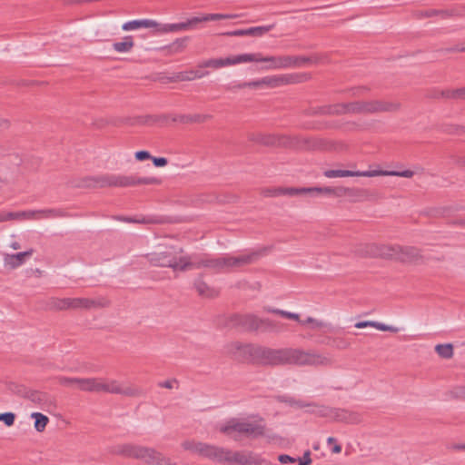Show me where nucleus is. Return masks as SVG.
Returning a JSON list of instances; mask_svg holds the SVG:
<instances>
[{"mask_svg":"<svg viewBox=\"0 0 465 465\" xmlns=\"http://www.w3.org/2000/svg\"><path fill=\"white\" fill-rule=\"evenodd\" d=\"M161 180L156 177H138L135 175L104 174L86 176L74 183V187L104 188V187H128L141 184H160Z\"/></svg>","mask_w":465,"mask_h":465,"instance_id":"nucleus-3","label":"nucleus"},{"mask_svg":"<svg viewBox=\"0 0 465 465\" xmlns=\"http://www.w3.org/2000/svg\"><path fill=\"white\" fill-rule=\"evenodd\" d=\"M284 401L287 402L290 406L299 409L305 408V406H311L309 403L300 400H295L294 398H286Z\"/></svg>","mask_w":465,"mask_h":465,"instance_id":"nucleus-52","label":"nucleus"},{"mask_svg":"<svg viewBox=\"0 0 465 465\" xmlns=\"http://www.w3.org/2000/svg\"><path fill=\"white\" fill-rule=\"evenodd\" d=\"M193 286L198 294L203 298H214L219 294L216 289L211 287L203 281L202 274L194 280Z\"/></svg>","mask_w":465,"mask_h":465,"instance_id":"nucleus-21","label":"nucleus"},{"mask_svg":"<svg viewBox=\"0 0 465 465\" xmlns=\"http://www.w3.org/2000/svg\"><path fill=\"white\" fill-rule=\"evenodd\" d=\"M333 346L338 349H346L350 346V343L341 338H336L333 340Z\"/></svg>","mask_w":465,"mask_h":465,"instance_id":"nucleus-55","label":"nucleus"},{"mask_svg":"<svg viewBox=\"0 0 465 465\" xmlns=\"http://www.w3.org/2000/svg\"><path fill=\"white\" fill-rule=\"evenodd\" d=\"M134 45L133 36L127 35L124 37L122 42H115L113 44V48L117 53H128Z\"/></svg>","mask_w":465,"mask_h":465,"instance_id":"nucleus-27","label":"nucleus"},{"mask_svg":"<svg viewBox=\"0 0 465 465\" xmlns=\"http://www.w3.org/2000/svg\"><path fill=\"white\" fill-rule=\"evenodd\" d=\"M261 254V252H251L238 256L225 254L219 257H213L209 254H191L187 255L186 263L183 266L185 271L205 268L218 273L230 272L253 263L259 259Z\"/></svg>","mask_w":465,"mask_h":465,"instance_id":"nucleus-1","label":"nucleus"},{"mask_svg":"<svg viewBox=\"0 0 465 465\" xmlns=\"http://www.w3.org/2000/svg\"><path fill=\"white\" fill-rule=\"evenodd\" d=\"M98 378H79L78 389L88 392H97Z\"/></svg>","mask_w":465,"mask_h":465,"instance_id":"nucleus-28","label":"nucleus"},{"mask_svg":"<svg viewBox=\"0 0 465 465\" xmlns=\"http://www.w3.org/2000/svg\"><path fill=\"white\" fill-rule=\"evenodd\" d=\"M42 219H48V218H58V217H64V213L58 209H45L42 210Z\"/></svg>","mask_w":465,"mask_h":465,"instance_id":"nucleus-43","label":"nucleus"},{"mask_svg":"<svg viewBox=\"0 0 465 465\" xmlns=\"http://www.w3.org/2000/svg\"><path fill=\"white\" fill-rule=\"evenodd\" d=\"M108 305V302L104 299H89V298H54L51 300L49 306L52 309L64 310H91L96 308H104Z\"/></svg>","mask_w":465,"mask_h":465,"instance_id":"nucleus-10","label":"nucleus"},{"mask_svg":"<svg viewBox=\"0 0 465 465\" xmlns=\"http://www.w3.org/2000/svg\"><path fill=\"white\" fill-rule=\"evenodd\" d=\"M331 363L328 355L314 351L287 348L286 364L326 366Z\"/></svg>","mask_w":465,"mask_h":465,"instance_id":"nucleus-9","label":"nucleus"},{"mask_svg":"<svg viewBox=\"0 0 465 465\" xmlns=\"http://www.w3.org/2000/svg\"><path fill=\"white\" fill-rule=\"evenodd\" d=\"M331 420L348 424H358L361 421V416L356 411L334 408Z\"/></svg>","mask_w":465,"mask_h":465,"instance_id":"nucleus-19","label":"nucleus"},{"mask_svg":"<svg viewBox=\"0 0 465 465\" xmlns=\"http://www.w3.org/2000/svg\"><path fill=\"white\" fill-rule=\"evenodd\" d=\"M59 382L64 386L78 388L79 378L61 377Z\"/></svg>","mask_w":465,"mask_h":465,"instance_id":"nucleus-46","label":"nucleus"},{"mask_svg":"<svg viewBox=\"0 0 465 465\" xmlns=\"http://www.w3.org/2000/svg\"><path fill=\"white\" fill-rule=\"evenodd\" d=\"M203 74H204L193 73V70L178 72L173 77V81H180V82L193 81L195 79L203 78Z\"/></svg>","mask_w":465,"mask_h":465,"instance_id":"nucleus-30","label":"nucleus"},{"mask_svg":"<svg viewBox=\"0 0 465 465\" xmlns=\"http://www.w3.org/2000/svg\"><path fill=\"white\" fill-rule=\"evenodd\" d=\"M232 348L237 350L243 360L263 365L286 364V349H271L263 346L234 343Z\"/></svg>","mask_w":465,"mask_h":465,"instance_id":"nucleus-4","label":"nucleus"},{"mask_svg":"<svg viewBox=\"0 0 465 465\" xmlns=\"http://www.w3.org/2000/svg\"><path fill=\"white\" fill-rule=\"evenodd\" d=\"M182 445L184 450L197 453L204 458H208L217 462L225 461L227 449L190 440L183 442Z\"/></svg>","mask_w":465,"mask_h":465,"instance_id":"nucleus-11","label":"nucleus"},{"mask_svg":"<svg viewBox=\"0 0 465 465\" xmlns=\"http://www.w3.org/2000/svg\"><path fill=\"white\" fill-rule=\"evenodd\" d=\"M274 25L250 27L247 29V35L260 37L273 29Z\"/></svg>","mask_w":465,"mask_h":465,"instance_id":"nucleus-34","label":"nucleus"},{"mask_svg":"<svg viewBox=\"0 0 465 465\" xmlns=\"http://www.w3.org/2000/svg\"><path fill=\"white\" fill-rule=\"evenodd\" d=\"M237 323L246 330L254 331L261 329V318L252 314L238 316Z\"/></svg>","mask_w":465,"mask_h":465,"instance_id":"nucleus-23","label":"nucleus"},{"mask_svg":"<svg viewBox=\"0 0 465 465\" xmlns=\"http://www.w3.org/2000/svg\"><path fill=\"white\" fill-rule=\"evenodd\" d=\"M326 194L330 196H333L334 194V187H289V188H272L268 189L264 192L265 196H278V195H289V196H295L300 194H311V195H316V194Z\"/></svg>","mask_w":465,"mask_h":465,"instance_id":"nucleus-12","label":"nucleus"},{"mask_svg":"<svg viewBox=\"0 0 465 465\" xmlns=\"http://www.w3.org/2000/svg\"><path fill=\"white\" fill-rule=\"evenodd\" d=\"M202 22H205L203 19V15L194 16V17L189 18L187 21H185L186 25L189 30L193 29L197 24L202 23Z\"/></svg>","mask_w":465,"mask_h":465,"instance_id":"nucleus-53","label":"nucleus"},{"mask_svg":"<svg viewBox=\"0 0 465 465\" xmlns=\"http://www.w3.org/2000/svg\"><path fill=\"white\" fill-rule=\"evenodd\" d=\"M211 114H181L173 118L174 122H180L183 124H191V123H203L207 120L211 119Z\"/></svg>","mask_w":465,"mask_h":465,"instance_id":"nucleus-25","label":"nucleus"},{"mask_svg":"<svg viewBox=\"0 0 465 465\" xmlns=\"http://www.w3.org/2000/svg\"><path fill=\"white\" fill-rule=\"evenodd\" d=\"M117 220L127 222V223H159L158 220L153 219V218H143L142 220H135L133 218L128 217H118Z\"/></svg>","mask_w":465,"mask_h":465,"instance_id":"nucleus-47","label":"nucleus"},{"mask_svg":"<svg viewBox=\"0 0 465 465\" xmlns=\"http://www.w3.org/2000/svg\"><path fill=\"white\" fill-rule=\"evenodd\" d=\"M246 63V54H241L231 57L226 58H212L203 61L199 64L198 67L200 68H207L211 67L213 69H219L225 66L235 65L238 64Z\"/></svg>","mask_w":465,"mask_h":465,"instance_id":"nucleus-15","label":"nucleus"},{"mask_svg":"<svg viewBox=\"0 0 465 465\" xmlns=\"http://www.w3.org/2000/svg\"><path fill=\"white\" fill-rule=\"evenodd\" d=\"M333 409L334 408L318 405L316 407V415L332 420Z\"/></svg>","mask_w":465,"mask_h":465,"instance_id":"nucleus-45","label":"nucleus"},{"mask_svg":"<svg viewBox=\"0 0 465 465\" xmlns=\"http://www.w3.org/2000/svg\"><path fill=\"white\" fill-rule=\"evenodd\" d=\"M435 351L443 359H450L453 356V346L450 343L438 344Z\"/></svg>","mask_w":465,"mask_h":465,"instance_id":"nucleus-35","label":"nucleus"},{"mask_svg":"<svg viewBox=\"0 0 465 465\" xmlns=\"http://www.w3.org/2000/svg\"><path fill=\"white\" fill-rule=\"evenodd\" d=\"M261 329L264 331H280V323L270 319H261Z\"/></svg>","mask_w":465,"mask_h":465,"instance_id":"nucleus-40","label":"nucleus"},{"mask_svg":"<svg viewBox=\"0 0 465 465\" xmlns=\"http://www.w3.org/2000/svg\"><path fill=\"white\" fill-rule=\"evenodd\" d=\"M292 58L294 59L292 64V68L301 67L306 63H318L319 59L316 56H294L292 55Z\"/></svg>","mask_w":465,"mask_h":465,"instance_id":"nucleus-37","label":"nucleus"},{"mask_svg":"<svg viewBox=\"0 0 465 465\" xmlns=\"http://www.w3.org/2000/svg\"><path fill=\"white\" fill-rule=\"evenodd\" d=\"M401 108L398 102L382 100L356 101L320 106L312 111V114H377L396 112Z\"/></svg>","mask_w":465,"mask_h":465,"instance_id":"nucleus-2","label":"nucleus"},{"mask_svg":"<svg viewBox=\"0 0 465 465\" xmlns=\"http://www.w3.org/2000/svg\"><path fill=\"white\" fill-rule=\"evenodd\" d=\"M374 328L382 331L398 332L399 328L392 325H386L384 323L374 322Z\"/></svg>","mask_w":465,"mask_h":465,"instance_id":"nucleus-51","label":"nucleus"},{"mask_svg":"<svg viewBox=\"0 0 465 465\" xmlns=\"http://www.w3.org/2000/svg\"><path fill=\"white\" fill-rule=\"evenodd\" d=\"M31 418L35 420V430L38 432L44 431L49 421L48 417L40 412H33Z\"/></svg>","mask_w":465,"mask_h":465,"instance_id":"nucleus-32","label":"nucleus"},{"mask_svg":"<svg viewBox=\"0 0 465 465\" xmlns=\"http://www.w3.org/2000/svg\"><path fill=\"white\" fill-rule=\"evenodd\" d=\"M446 395L451 400L465 401V386H455Z\"/></svg>","mask_w":465,"mask_h":465,"instance_id":"nucleus-36","label":"nucleus"},{"mask_svg":"<svg viewBox=\"0 0 465 465\" xmlns=\"http://www.w3.org/2000/svg\"><path fill=\"white\" fill-rule=\"evenodd\" d=\"M42 210L19 212L20 219L39 220L42 219Z\"/></svg>","mask_w":465,"mask_h":465,"instance_id":"nucleus-44","label":"nucleus"},{"mask_svg":"<svg viewBox=\"0 0 465 465\" xmlns=\"http://www.w3.org/2000/svg\"><path fill=\"white\" fill-rule=\"evenodd\" d=\"M240 15L237 14H206L203 15L204 21H216L223 19H234L238 18Z\"/></svg>","mask_w":465,"mask_h":465,"instance_id":"nucleus-38","label":"nucleus"},{"mask_svg":"<svg viewBox=\"0 0 465 465\" xmlns=\"http://www.w3.org/2000/svg\"><path fill=\"white\" fill-rule=\"evenodd\" d=\"M278 460L282 464H287V463H294L296 461V459L293 458V457H291L287 454H282L278 457Z\"/></svg>","mask_w":465,"mask_h":465,"instance_id":"nucleus-58","label":"nucleus"},{"mask_svg":"<svg viewBox=\"0 0 465 465\" xmlns=\"http://www.w3.org/2000/svg\"><path fill=\"white\" fill-rule=\"evenodd\" d=\"M377 171H350V170H326L323 174L327 178H336V177H353V176H361V177H374L378 176Z\"/></svg>","mask_w":465,"mask_h":465,"instance_id":"nucleus-18","label":"nucleus"},{"mask_svg":"<svg viewBox=\"0 0 465 465\" xmlns=\"http://www.w3.org/2000/svg\"><path fill=\"white\" fill-rule=\"evenodd\" d=\"M293 61L292 55L262 56L260 53L246 54V63H267V70L292 68Z\"/></svg>","mask_w":465,"mask_h":465,"instance_id":"nucleus-13","label":"nucleus"},{"mask_svg":"<svg viewBox=\"0 0 465 465\" xmlns=\"http://www.w3.org/2000/svg\"><path fill=\"white\" fill-rule=\"evenodd\" d=\"M452 158L457 166L465 168V156H452Z\"/></svg>","mask_w":465,"mask_h":465,"instance_id":"nucleus-63","label":"nucleus"},{"mask_svg":"<svg viewBox=\"0 0 465 465\" xmlns=\"http://www.w3.org/2000/svg\"><path fill=\"white\" fill-rule=\"evenodd\" d=\"M439 13H440V10H436V9H430V10H426V11H416L414 13V16L417 19H423V18H427V17H431L433 15H439Z\"/></svg>","mask_w":465,"mask_h":465,"instance_id":"nucleus-48","label":"nucleus"},{"mask_svg":"<svg viewBox=\"0 0 465 465\" xmlns=\"http://www.w3.org/2000/svg\"><path fill=\"white\" fill-rule=\"evenodd\" d=\"M307 324H310L311 328L313 330H318V329L327 326V323H325L324 322L320 321L318 319H315L313 317H307L305 320L301 322V325H307Z\"/></svg>","mask_w":465,"mask_h":465,"instance_id":"nucleus-41","label":"nucleus"},{"mask_svg":"<svg viewBox=\"0 0 465 465\" xmlns=\"http://www.w3.org/2000/svg\"><path fill=\"white\" fill-rule=\"evenodd\" d=\"M109 393L125 397H140L143 394L140 388L114 379H109Z\"/></svg>","mask_w":465,"mask_h":465,"instance_id":"nucleus-16","label":"nucleus"},{"mask_svg":"<svg viewBox=\"0 0 465 465\" xmlns=\"http://www.w3.org/2000/svg\"><path fill=\"white\" fill-rule=\"evenodd\" d=\"M299 76L296 74H281L265 76L262 78L263 87L276 88L289 84L298 83Z\"/></svg>","mask_w":465,"mask_h":465,"instance_id":"nucleus-17","label":"nucleus"},{"mask_svg":"<svg viewBox=\"0 0 465 465\" xmlns=\"http://www.w3.org/2000/svg\"><path fill=\"white\" fill-rule=\"evenodd\" d=\"M29 398L34 402H40L45 398V395L41 392L35 391L31 393Z\"/></svg>","mask_w":465,"mask_h":465,"instance_id":"nucleus-61","label":"nucleus"},{"mask_svg":"<svg viewBox=\"0 0 465 465\" xmlns=\"http://www.w3.org/2000/svg\"><path fill=\"white\" fill-rule=\"evenodd\" d=\"M264 310L267 312L274 313V314L280 315V316H282L283 318L296 321L300 324H301V322L303 321V320H301L300 314L295 313V312H287V311H284V310L276 309V308H271V307H267Z\"/></svg>","mask_w":465,"mask_h":465,"instance_id":"nucleus-31","label":"nucleus"},{"mask_svg":"<svg viewBox=\"0 0 465 465\" xmlns=\"http://www.w3.org/2000/svg\"><path fill=\"white\" fill-rule=\"evenodd\" d=\"M158 23L152 19L132 20L122 25L124 31L136 30L139 28H153L157 32Z\"/></svg>","mask_w":465,"mask_h":465,"instance_id":"nucleus-22","label":"nucleus"},{"mask_svg":"<svg viewBox=\"0 0 465 465\" xmlns=\"http://www.w3.org/2000/svg\"><path fill=\"white\" fill-rule=\"evenodd\" d=\"M347 189H348V187H342V186L334 187L333 197H337V198L344 197L345 198L346 197Z\"/></svg>","mask_w":465,"mask_h":465,"instance_id":"nucleus-56","label":"nucleus"},{"mask_svg":"<svg viewBox=\"0 0 465 465\" xmlns=\"http://www.w3.org/2000/svg\"><path fill=\"white\" fill-rule=\"evenodd\" d=\"M183 248H175L170 246L163 251H154L144 254L143 257L152 265L155 267H167L173 271L185 272L187 255H182Z\"/></svg>","mask_w":465,"mask_h":465,"instance_id":"nucleus-7","label":"nucleus"},{"mask_svg":"<svg viewBox=\"0 0 465 465\" xmlns=\"http://www.w3.org/2000/svg\"><path fill=\"white\" fill-rule=\"evenodd\" d=\"M366 196L367 193L365 190L348 187L345 199L351 203H358L363 201Z\"/></svg>","mask_w":465,"mask_h":465,"instance_id":"nucleus-29","label":"nucleus"},{"mask_svg":"<svg viewBox=\"0 0 465 465\" xmlns=\"http://www.w3.org/2000/svg\"><path fill=\"white\" fill-rule=\"evenodd\" d=\"M456 100H465V86L455 89Z\"/></svg>","mask_w":465,"mask_h":465,"instance_id":"nucleus-64","label":"nucleus"},{"mask_svg":"<svg viewBox=\"0 0 465 465\" xmlns=\"http://www.w3.org/2000/svg\"><path fill=\"white\" fill-rule=\"evenodd\" d=\"M379 173V175H390V176H399V177H404V178H411L413 176L414 172L411 170H404V171H381L376 170Z\"/></svg>","mask_w":465,"mask_h":465,"instance_id":"nucleus-39","label":"nucleus"},{"mask_svg":"<svg viewBox=\"0 0 465 465\" xmlns=\"http://www.w3.org/2000/svg\"><path fill=\"white\" fill-rule=\"evenodd\" d=\"M431 97L436 98V99L444 98V99L456 100L455 89H446V90L435 91L434 94L431 95Z\"/></svg>","mask_w":465,"mask_h":465,"instance_id":"nucleus-42","label":"nucleus"},{"mask_svg":"<svg viewBox=\"0 0 465 465\" xmlns=\"http://www.w3.org/2000/svg\"><path fill=\"white\" fill-rule=\"evenodd\" d=\"M97 392L109 393V379L98 378Z\"/></svg>","mask_w":465,"mask_h":465,"instance_id":"nucleus-50","label":"nucleus"},{"mask_svg":"<svg viewBox=\"0 0 465 465\" xmlns=\"http://www.w3.org/2000/svg\"><path fill=\"white\" fill-rule=\"evenodd\" d=\"M310 455L311 452L309 450L305 451L303 456L298 460L299 465H309L312 462Z\"/></svg>","mask_w":465,"mask_h":465,"instance_id":"nucleus-59","label":"nucleus"},{"mask_svg":"<svg viewBox=\"0 0 465 465\" xmlns=\"http://www.w3.org/2000/svg\"><path fill=\"white\" fill-rule=\"evenodd\" d=\"M249 140L266 146H273L279 143V139L270 134H251L248 136Z\"/></svg>","mask_w":465,"mask_h":465,"instance_id":"nucleus-24","label":"nucleus"},{"mask_svg":"<svg viewBox=\"0 0 465 465\" xmlns=\"http://www.w3.org/2000/svg\"><path fill=\"white\" fill-rule=\"evenodd\" d=\"M189 30L185 22L176 24H159L157 32L162 34Z\"/></svg>","mask_w":465,"mask_h":465,"instance_id":"nucleus-26","label":"nucleus"},{"mask_svg":"<svg viewBox=\"0 0 465 465\" xmlns=\"http://www.w3.org/2000/svg\"><path fill=\"white\" fill-rule=\"evenodd\" d=\"M113 452L126 458L143 460L150 465H175V463H173L169 458L164 457L154 449L144 446L122 444L116 446Z\"/></svg>","mask_w":465,"mask_h":465,"instance_id":"nucleus-6","label":"nucleus"},{"mask_svg":"<svg viewBox=\"0 0 465 465\" xmlns=\"http://www.w3.org/2000/svg\"><path fill=\"white\" fill-rule=\"evenodd\" d=\"M441 131L451 135H465V125L460 124H444Z\"/></svg>","mask_w":465,"mask_h":465,"instance_id":"nucleus-33","label":"nucleus"},{"mask_svg":"<svg viewBox=\"0 0 465 465\" xmlns=\"http://www.w3.org/2000/svg\"><path fill=\"white\" fill-rule=\"evenodd\" d=\"M355 328L362 329L366 327H373L374 328V321H363V322H358L355 323Z\"/></svg>","mask_w":465,"mask_h":465,"instance_id":"nucleus-62","label":"nucleus"},{"mask_svg":"<svg viewBox=\"0 0 465 465\" xmlns=\"http://www.w3.org/2000/svg\"><path fill=\"white\" fill-rule=\"evenodd\" d=\"M135 158L138 161H144L151 158V154L147 151H138L135 153Z\"/></svg>","mask_w":465,"mask_h":465,"instance_id":"nucleus-60","label":"nucleus"},{"mask_svg":"<svg viewBox=\"0 0 465 465\" xmlns=\"http://www.w3.org/2000/svg\"><path fill=\"white\" fill-rule=\"evenodd\" d=\"M34 250L29 249L25 252L14 253V254H5L4 257V262L5 266H8L12 269H15L25 262L26 258H29L33 255Z\"/></svg>","mask_w":465,"mask_h":465,"instance_id":"nucleus-20","label":"nucleus"},{"mask_svg":"<svg viewBox=\"0 0 465 465\" xmlns=\"http://www.w3.org/2000/svg\"><path fill=\"white\" fill-rule=\"evenodd\" d=\"M227 36H245L247 35V29H237L234 31H230L223 34Z\"/></svg>","mask_w":465,"mask_h":465,"instance_id":"nucleus-54","label":"nucleus"},{"mask_svg":"<svg viewBox=\"0 0 465 465\" xmlns=\"http://www.w3.org/2000/svg\"><path fill=\"white\" fill-rule=\"evenodd\" d=\"M15 415L13 412H5L0 413V420L4 421V423L10 427L15 423Z\"/></svg>","mask_w":465,"mask_h":465,"instance_id":"nucleus-49","label":"nucleus"},{"mask_svg":"<svg viewBox=\"0 0 465 465\" xmlns=\"http://www.w3.org/2000/svg\"><path fill=\"white\" fill-rule=\"evenodd\" d=\"M366 248V255L394 259L403 262H415L421 257L420 250L413 246L370 244Z\"/></svg>","mask_w":465,"mask_h":465,"instance_id":"nucleus-5","label":"nucleus"},{"mask_svg":"<svg viewBox=\"0 0 465 465\" xmlns=\"http://www.w3.org/2000/svg\"><path fill=\"white\" fill-rule=\"evenodd\" d=\"M153 164L156 167H163L167 164L168 161L164 157H151Z\"/></svg>","mask_w":465,"mask_h":465,"instance_id":"nucleus-57","label":"nucleus"},{"mask_svg":"<svg viewBox=\"0 0 465 465\" xmlns=\"http://www.w3.org/2000/svg\"><path fill=\"white\" fill-rule=\"evenodd\" d=\"M219 430L234 440H239L241 435L256 438L264 433V426L262 423L239 421L236 419L228 420L224 425H222Z\"/></svg>","mask_w":465,"mask_h":465,"instance_id":"nucleus-8","label":"nucleus"},{"mask_svg":"<svg viewBox=\"0 0 465 465\" xmlns=\"http://www.w3.org/2000/svg\"><path fill=\"white\" fill-rule=\"evenodd\" d=\"M225 461L241 465H262L265 462L259 455L252 451H232L227 449Z\"/></svg>","mask_w":465,"mask_h":465,"instance_id":"nucleus-14","label":"nucleus"}]
</instances>
